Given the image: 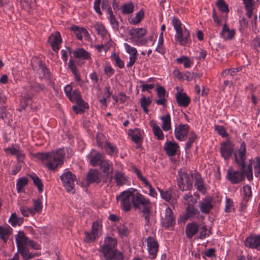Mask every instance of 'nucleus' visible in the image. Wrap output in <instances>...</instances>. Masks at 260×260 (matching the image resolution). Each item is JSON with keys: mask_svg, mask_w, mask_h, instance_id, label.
Instances as JSON below:
<instances>
[{"mask_svg": "<svg viewBox=\"0 0 260 260\" xmlns=\"http://www.w3.org/2000/svg\"><path fill=\"white\" fill-rule=\"evenodd\" d=\"M246 144L243 142L239 149L234 153L235 162L240 171H235L230 168L226 171V179L233 184L242 182L245 176L249 181L253 179L252 162L250 161V164L246 166Z\"/></svg>", "mask_w": 260, "mask_h": 260, "instance_id": "obj_1", "label": "nucleus"}, {"mask_svg": "<svg viewBox=\"0 0 260 260\" xmlns=\"http://www.w3.org/2000/svg\"><path fill=\"white\" fill-rule=\"evenodd\" d=\"M122 209L128 211L131 209L132 205L136 209H140L141 207H149L151 206L149 199L141 194L137 189L129 188L123 191L119 197Z\"/></svg>", "mask_w": 260, "mask_h": 260, "instance_id": "obj_2", "label": "nucleus"}, {"mask_svg": "<svg viewBox=\"0 0 260 260\" xmlns=\"http://www.w3.org/2000/svg\"><path fill=\"white\" fill-rule=\"evenodd\" d=\"M64 150L58 149L56 151L46 153H39L37 157L49 170L55 171L62 167L65 156Z\"/></svg>", "mask_w": 260, "mask_h": 260, "instance_id": "obj_3", "label": "nucleus"}, {"mask_svg": "<svg viewBox=\"0 0 260 260\" xmlns=\"http://www.w3.org/2000/svg\"><path fill=\"white\" fill-rule=\"evenodd\" d=\"M116 246V239L109 237L105 238L104 243L100 249L105 260H123V254L117 250Z\"/></svg>", "mask_w": 260, "mask_h": 260, "instance_id": "obj_4", "label": "nucleus"}, {"mask_svg": "<svg viewBox=\"0 0 260 260\" xmlns=\"http://www.w3.org/2000/svg\"><path fill=\"white\" fill-rule=\"evenodd\" d=\"M178 176L177 185L179 188L182 191L191 190L192 188L193 174L180 170L178 172Z\"/></svg>", "mask_w": 260, "mask_h": 260, "instance_id": "obj_5", "label": "nucleus"}, {"mask_svg": "<svg viewBox=\"0 0 260 260\" xmlns=\"http://www.w3.org/2000/svg\"><path fill=\"white\" fill-rule=\"evenodd\" d=\"M60 179L68 191L74 192L73 189L76 180V176L74 174L70 172H65L60 176Z\"/></svg>", "mask_w": 260, "mask_h": 260, "instance_id": "obj_6", "label": "nucleus"}, {"mask_svg": "<svg viewBox=\"0 0 260 260\" xmlns=\"http://www.w3.org/2000/svg\"><path fill=\"white\" fill-rule=\"evenodd\" d=\"M31 62L32 66L34 68H37V73L40 75H42V78L48 79L49 78L50 72L41 60L37 58H33Z\"/></svg>", "mask_w": 260, "mask_h": 260, "instance_id": "obj_7", "label": "nucleus"}, {"mask_svg": "<svg viewBox=\"0 0 260 260\" xmlns=\"http://www.w3.org/2000/svg\"><path fill=\"white\" fill-rule=\"evenodd\" d=\"M233 151L234 146L230 141H225L220 144V155L226 161L229 160L233 154Z\"/></svg>", "mask_w": 260, "mask_h": 260, "instance_id": "obj_8", "label": "nucleus"}, {"mask_svg": "<svg viewBox=\"0 0 260 260\" xmlns=\"http://www.w3.org/2000/svg\"><path fill=\"white\" fill-rule=\"evenodd\" d=\"M189 126L187 124H180L176 126L174 129L176 139L180 141H185L189 132Z\"/></svg>", "mask_w": 260, "mask_h": 260, "instance_id": "obj_9", "label": "nucleus"}, {"mask_svg": "<svg viewBox=\"0 0 260 260\" xmlns=\"http://www.w3.org/2000/svg\"><path fill=\"white\" fill-rule=\"evenodd\" d=\"M175 38L180 44L184 47H189L191 43L190 32L185 28L183 29V31L176 34Z\"/></svg>", "mask_w": 260, "mask_h": 260, "instance_id": "obj_10", "label": "nucleus"}, {"mask_svg": "<svg viewBox=\"0 0 260 260\" xmlns=\"http://www.w3.org/2000/svg\"><path fill=\"white\" fill-rule=\"evenodd\" d=\"M244 243L247 247L260 250V235H250L245 239Z\"/></svg>", "mask_w": 260, "mask_h": 260, "instance_id": "obj_11", "label": "nucleus"}, {"mask_svg": "<svg viewBox=\"0 0 260 260\" xmlns=\"http://www.w3.org/2000/svg\"><path fill=\"white\" fill-rule=\"evenodd\" d=\"M148 250L150 258L155 259L157 256L159 245L157 241L152 237H148L147 239Z\"/></svg>", "mask_w": 260, "mask_h": 260, "instance_id": "obj_12", "label": "nucleus"}, {"mask_svg": "<svg viewBox=\"0 0 260 260\" xmlns=\"http://www.w3.org/2000/svg\"><path fill=\"white\" fill-rule=\"evenodd\" d=\"M134 172L137 175L138 178L142 182L145 187H147L149 189V195L153 198H156L157 196V193L156 192L155 189L152 187V185L147 180L146 177H144L140 170L138 169H136L134 170Z\"/></svg>", "mask_w": 260, "mask_h": 260, "instance_id": "obj_13", "label": "nucleus"}, {"mask_svg": "<svg viewBox=\"0 0 260 260\" xmlns=\"http://www.w3.org/2000/svg\"><path fill=\"white\" fill-rule=\"evenodd\" d=\"M162 226L166 228H169L175 224V217L172 210L168 207L166 209L165 216L161 221Z\"/></svg>", "mask_w": 260, "mask_h": 260, "instance_id": "obj_14", "label": "nucleus"}, {"mask_svg": "<svg viewBox=\"0 0 260 260\" xmlns=\"http://www.w3.org/2000/svg\"><path fill=\"white\" fill-rule=\"evenodd\" d=\"M128 135L131 136L132 140L137 145L141 144L143 141L144 132L140 128H136L130 129L128 131Z\"/></svg>", "mask_w": 260, "mask_h": 260, "instance_id": "obj_15", "label": "nucleus"}, {"mask_svg": "<svg viewBox=\"0 0 260 260\" xmlns=\"http://www.w3.org/2000/svg\"><path fill=\"white\" fill-rule=\"evenodd\" d=\"M87 157L89 160L90 164L93 167L99 166L105 158L104 155L103 154L93 151L87 155Z\"/></svg>", "mask_w": 260, "mask_h": 260, "instance_id": "obj_16", "label": "nucleus"}, {"mask_svg": "<svg viewBox=\"0 0 260 260\" xmlns=\"http://www.w3.org/2000/svg\"><path fill=\"white\" fill-rule=\"evenodd\" d=\"M178 144L174 142L167 141L164 145V150L166 154L169 156H175L179 149Z\"/></svg>", "mask_w": 260, "mask_h": 260, "instance_id": "obj_17", "label": "nucleus"}, {"mask_svg": "<svg viewBox=\"0 0 260 260\" xmlns=\"http://www.w3.org/2000/svg\"><path fill=\"white\" fill-rule=\"evenodd\" d=\"M176 100L179 107H186L190 104V98L185 93L178 91L176 93Z\"/></svg>", "mask_w": 260, "mask_h": 260, "instance_id": "obj_18", "label": "nucleus"}, {"mask_svg": "<svg viewBox=\"0 0 260 260\" xmlns=\"http://www.w3.org/2000/svg\"><path fill=\"white\" fill-rule=\"evenodd\" d=\"M213 207L212 200L209 198H203L199 203V207L201 212L205 214H209Z\"/></svg>", "mask_w": 260, "mask_h": 260, "instance_id": "obj_19", "label": "nucleus"}, {"mask_svg": "<svg viewBox=\"0 0 260 260\" xmlns=\"http://www.w3.org/2000/svg\"><path fill=\"white\" fill-rule=\"evenodd\" d=\"M48 42L52 49H59L62 39L59 32L56 31L48 38Z\"/></svg>", "mask_w": 260, "mask_h": 260, "instance_id": "obj_20", "label": "nucleus"}, {"mask_svg": "<svg viewBox=\"0 0 260 260\" xmlns=\"http://www.w3.org/2000/svg\"><path fill=\"white\" fill-rule=\"evenodd\" d=\"M86 182L88 184L92 183H99L101 181L99 172L95 169H90L86 176Z\"/></svg>", "mask_w": 260, "mask_h": 260, "instance_id": "obj_21", "label": "nucleus"}, {"mask_svg": "<svg viewBox=\"0 0 260 260\" xmlns=\"http://www.w3.org/2000/svg\"><path fill=\"white\" fill-rule=\"evenodd\" d=\"M18 252L20 253L23 257V260H29L36 256H39L40 254L37 253H32L29 252L27 245L21 246L17 248Z\"/></svg>", "mask_w": 260, "mask_h": 260, "instance_id": "obj_22", "label": "nucleus"}, {"mask_svg": "<svg viewBox=\"0 0 260 260\" xmlns=\"http://www.w3.org/2000/svg\"><path fill=\"white\" fill-rule=\"evenodd\" d=\"M90 27L92 31H94L102 37H105L108 34L105 26L102 23L94 22L92 23Z\"/></svg>", "mask_w": 260, "mask_h": 260, "instance_id": "obj_23", "label": "nucleus"}, {"mask_svg": "<svg viewBox=\"0 0 260 260\" xmlns=\"http://www.w3.org/2000/svg\"><path fill=\"white\" fill-rule=\"evenodd\" d=\"M199 225L195 222L187 224L185 233L187 238L190 239L195 235L199 231Z\"/></svg>", "mask_w": 260, "mask_h": 260, "instance_id": "obj_24", "label": "nucleus"}, {"mask_svg": "<svg viewBox=\"0 0 260 260\" xmlns=\"http://www.w3.org/2000/svg\"><path fill=\"white\" fill-rule=\"evenodd\" d=\"M195 182L194 186L196 189L203 194H205L206 192V188L204 185V180L201 177V175L197 174L194 176Z\"/></svg>", "mask_w": 260, "mask_h": 260, "instance_id": "obj_25", "label": "nucleus"}, {"mask_svg": "<svg viewBox=\"0 0 260 260\" xmlns=\"http://www.w3.org/2000/svg\"><path fill=\"white\" fill-rule=\"evenodd\" d=\"M149 125L152 128L154 135L158 140H162L164 139V134L159 126L156 122L152 120L149 122Z\"/></svg>", "mask_w": 260, "mask_h": 260, "instance_id": "obj_26", "label": "nucleus"}, {"mask_svg": "<svg viewBox=\"0 0 260 260\" xmlns=\"http://www.w3.org/2000/svg\"><path fill=\"white\" fill-rule=\"evenodd\" d=\"M186 218H199L200 212L192 205H188L186 208Z\"/></svg>", "mask_w": 260, "mask_h": 260, "instance_id": "obj_27", "label": "nucleus"}, {"mask_svg": "<svg viewBox=\"0 0 260 260\" xmlns=\"http://www.w3.org/2000/svg\"><path fill=\"white\" fill-rule=\"evenodd\" d=\"M17 248L27 245L29 239L25 236L24 233L22 231H19L15 237Z\"/></svg>", "mask_w": 260, "mask_h": 260, "instance_id": "obj_28", "label": "nucleus"}, {"mask_svg": "<svg viewBox=\"0 0 260 260\" xmlns=\"http://www.w3.org/2000/svg\"><path fill=\"white\" fill-rule=\"evenodd\" d=\"M104 149L106 153L110 156L117 155L118 149L117 146L109 142H106L104 145Z\"/></svg>", "mask_w": 260, "mask_h": 260, "instance_id": "obj_29", "label": "nucleus"}, {"mask_svg": "<svg viewBox=\"0 0 260 260\" xmlns=\"http://www.w3.org/2000/svg\"><path fill=\"white\" fill-rule=\"evenodd\" d=\"M157 189L160 192L161 197L165 201L169 202L171 204H175L176 203V199H172V191L171 189H168L164 191L158 187L157 188Z\"/></svg>", "mask_w": 260, "mask_h": 260, "instance_id": "obj_30", "label": "nucleus"}, {"mask_svg": "<svg viewBox=\"0 0 260 260\" xmlns=\"http://www.w3.org/2000/svg\"><path fill=\"white\" fill-rule=\"evenodd\" d=\"M102 171L107 175L113 172V164L111 161L105 158L99 165Z\"/></svg>", "mask_w": 260, "mask_h": 260, "instance_id": "obj_31", "label": "nucleus"}, {"mask_svg": "<svg viewBox=\"0 0 260 260\" xmlns=\"http://www.w3.org/2000/svg\"><path fill=\"white\" fill-rule=\"evenodd\" d=\"M71 29L73 31L74 35L79 40H81L83 36L86 37L88 36L87 30L83 27L73 26L71 27Z\"/></svg>", "mask_w": 260, "mask_h": 260, "instance_id": "obj_32", "label": "nucleus"}, {"mask_svg": "<svg viewBox=\"0 0 260 260\" xmlns=\"http://www.w3.org/2000/svg\"><path fill=\"white\" fill-rule=\"evenodd\" d=\"M5 150L6 152H9L12 155L16 156L19 161H22L24 158V154L22 151L16 147H8Z\"/></svg>", "mask_w": 260, "mask_h": 260, "instance_id": "obj_33", "label": "nucleus"}, {"mask_svg": "<svg viewBox=\"0 0 260 260\" xmlns=\"http://www.w3.org/2000/svg\"><path fill=\"white\" fill-rule=\"evenodd\" d=\"M9 223L13 227L20 226L24 221L23 217L17 216L16 213H13L9 219Z\"/></svg>", "mask_w": 260, "mask_h": 260, "instance_id": "obj_34", "label": "nucleus"}, {"mask_svg": "<svg viewBox=\"0 0 260 260\" xmlns=\"http://www.w3.org/2000/svg\"><path fill=\"white\" fill-rule=\"evenodd\" d=\"M160 119L162 121V124L161 125V127L162 129L167 132L171 129V116L169 114H167L165 116H162L160 118Z\"/></svg>", "mask_w": 260, "mask_h": 260, "instance_id": "obj_35", "label": "nucleus"}, {"mask_svg": "<svg viewBox=\"0 0 260 260\" xmlns=\"http://www.w3.org/2000/svg\"><path fill=\"white\" fill-rule=\"evenodd\" d=\"M146 34V30L142 28H133L129 30V35L134 39L140 38Z\"/></svg>", "mask_w": 260, "mask_h": 260, "instance_id": "obj_36", "label": "nucleus"}, {"mask_svg": "<svg viewBox=\"0 0 260 260\" xmlns=\"http://www.w3.org/2000/svg\"><path fill=\"white\" fill-rule=\"evenodd\" d=\"M77 105L73 106V110L76 114H81L84 112L85 109H88L89 106L87 103L84 101L82 102L76 103Z\"/></svg>", "mask_w": 260, "mask_h": 260, "instance_id": "obj_37", "label": "nucleus"}, {"mask_svg": "<svg viewBox=\"0 0 260 260\" xmlns=\"http://www.w3.org/2000/svg\"><path fill=\"white\" fill-rule=\"evenodd\" d=\"M221 35L224 39H232L235 35V30L234 29L230 30L227 26L226 23H225L223 24Z\"/></svg>", "mask_w": 260, "mask_h": 260, "instance_id": "obj_38", "label": "nucleus"}, {"mask_svg": "<svg viewBox=\"0 0 260 260\" xmlns=\"http://www.w3.org/2000/svg\"><path fill=\"white\" fill-rule=\"evenodd\" d=\"M17 1L19 2L21 7L27 11L33 9L36 6L35 0H17Z\"/></svg>", "mask_w": 260, "mask_h": 260, "instance_id": "obj_39", "label": "nucleus"}, {"mask_svg": "<svg viewBox=\"0 0 260 260\" xmlns=\"http://www.w3.org/2000/svg\"><path fill=\"white\" fill-rule=\"evenodd\" d=\"M110 59L114 65L119 68L123 69L124 67V61L120 59L119 55L117 54L114 51L112 53L110 56Z\"/></svg>", "mask_w": 260, "mask_h": 260, "instance_id": "obj_40", "label": "nucleus"}, {"mask_svg": "<svg viewBox=\"0 0 260 260\" xmlns=\"http://www.w3.org/2000/svg\"><path fill=\"white\" fill-rule=\"evenodd\" d=\"M198 138L197 135L194 131H190L189 133V137L188 141L185 144V151H188L192 147V144L196 141Z\"/></svg>", "mask_w": 260, "mask_h": 260, "instance_id": "obj_41", "label": "nucleus"}, {"mask_svg": "<svg viewBox=\"0 0 260 260\" xmlns=\"http://www.w3.org/2000/svg\"><path fill=\"white\" fill-rule=\"evenodd\" d=\"M72 102H82L83 100L82 98L80 92L78 89L74 90L70 95L68 97Z\"/></svg>", "mask_w": 260, "mask_h": 260, "instance_id": "obj_42", "label": "nucleus"}, {"mask_svg": "<svg viewBox=\"0 0 260 260\" xmlns=\"http://www.w3.org/2000/svg\"><path fill=\"white\" fill-rule=\"evenodd\" d=\"M250 160H251L252 166L253 165L254 166L255 176L258 177L260 173V157H256L254 159H249L246 166L250 164Z\"/></svg>", "mask_w": 260, "mask_h": 260, "instance_id": "obj_43", "label": "nucleus"}, {"mask_svg": "<svg viewBox=\"0 0 260 260\" xmlns=\"http://www.w3.org/2000/svg\"><path fill=\"white\" fill-rule=\"evenodd\" d=\"M126 51L130 55L129 61L126 64L127 67L129 68L134 65L136 59H137V50H126Z\"/></svg>", "mask_w": 260, "mask_h": 260, "instance_id": "obj_44", "label": "nucleus"}, {"mask_svg": "<svg viewBox=\"0 0 260 260\" xmlns=\"http://www.w3.org/2000/svg\"><path fill=\"white\" fill-rule=\"evenodd\" d=\"M114 179L116 182V185L120 186L125 185L127 179L123 174L120 172H116L114 175Z\"/></svg>", "mask_w": 260, "mask_h": 260, "instance_id": "obj_45", "label": "nucleus"}, {"mask_svg": "<svg viewBox=\"0 0 260 260\" xmlns=\"http://www.w3.org/2000/svg\"><path fill=\"white\" fill-rule=\"evenodd\" d=\"M176 61L178 63L183 64V66L185 68H189L193 64V61L185 56H182L180 57L177 58Z\"/></svg>", "mask_w": 260, "mask_h": 260, "instance_id": "obj_46", "label": "nucleus"}, {"mask_svg": "<svg viewBox=\"0 0 260 260\" xmlns=\"http://www.w3.org/2000/svg\"><path fill=\"white\" fill-rule=\"evenodd\" d=\"M28 183V179L26 177H22L18 179L16 183V189L17 192L20 193L22 191V189Z\"/></svg>", "mask_w": 260, "mask_h": 260, "instance_id": "obj_47", "label": "nucleus"}, {"mask_svg": "<svg viewBox=\"0 0 260 260\" xmlns=\"http://www.w3.org/2000/svg\"><path fill=\"white\" fill-rule=\"evenodd\" d=\"M34 184L37 187L39 192H42L43 189V184L41 179L36 175L33 174L30 176Z\"/></svg>", "mask_w": 260, "mask_h": 260, "instance_id": "obj_48", "label": "nucleus"}, {"mask_svg": "<svg viewBox=\"0 0 260 260\" xmlns=\"http://www.w3.org/2000/svg\"><path fill=\"white\" fill-rule=\"evenodd\" d=\"M74 55L77 58L86 59L90 57V54L85 50H76L74 52Z\"/></svg>", "mask_w": 260, "mask_h": 260, "instance_id": "obj_49", "label": "nucleus"}, {"mask_svg": "<svg viewBox=\"0 0 260 260\" xmlns=\"http://www.w3.org/2000/svg\"><path fill=\"white\" fill-rule=\"evenodd\" d=\"M151 206L145 207L142 208V212L143 213V216L145 220V224L148 225L150 222Z\"/></svg>", "mask_w": 260, "mask_h": 260, "instance_id": "obj_50", "label": "nucleus"}, {"mask_svg": "<svg viewBox=\"0 0 260 260\" xmlns=\"http://www.w3.org/2000/svg\"><path fill=\"white\" fill-rule=\"evenodd\" d=\"M43 208L42 202L41 199H38L34 201L32 211L35 214L36 213H40L42 211Z\"/></svg>", "mask_w": 260, "mask_h": 260, "instance_id": "obj_51", "label": "nucleus"}, {"mask_svg": "<svg viewBox=\"0 0 260 260\" xmlns=\"http://www.w3.org/2000/svg\"><path fill=\"white\" fill-rule=\"evenodd\" d=\"M243 200L247 202L251 197L252 191L251 187L249 185H245L243 187Z\"/></svg>", "mask_w": 260, "mask_h": 260, "instance_id": "obj_52", "label": "nucleus"}, {"mask_svg": "<svg viewBox=\"0 0 260 260\" xmlns=\"http://www.w3.org/2000/svg\"><path fill=\"white\" fill-rule=\"evenodd\" d=\"M10 234L8 229L0 226V237L5 243L7 242Z\"/></svg>", "mask_w": 260, "mask_h": 260, "instance_id": "obj_53", "label": "nucleus"}, {"mask_svg": "<svg viewBox=\"0 0 260 260\" xmlns=\"http://www.w3.org/2000/svg\"><path fill=\"white\" fill-rule=\"evenodd\" d=\"M35 94V92L33 90L30 89V86L26 88L25 91L23 94V98L25 101L27 102L31 101Z\"/></svg>", "mask_w": 260, "mask_h": 260, "instance_id": "obj_54", "label": "nucleus"}, {"mask_svg": "<svg viewBox=\"0 0 260 260\" xmlns=\"http://www.w3.org/2000/svg\"><path fill=\"white\" fill-rule=\"evenodd\" d=\"M216 6L218 9L223 13H228L229 11L228 6L223 0H218L216 2Z\"/></svg>", "mask_w": 260, "mask_h": 260, "instance_id": "obj_55", "label": "nucleus"}, {"mask_svg": "<svg viewBox=\"0 0 260 260\" xmlns=\"http://www.w3.org/2000/svg\"><path fill=\"white\" fill-rule=\"evenodd\" d=\"M144 11L142 10H141L136 14L135 17L132 19L131 23L133 24H138L143 18L144 15Z\"/></svg>", "mask_w": 260, "mask_h": 260, "instance_id": "obj_56", "label": "nucleus"}, {"mask_svg": "<svg viewBox=\"0 0 260 260\" xmlns=\"http://www.w3.org/2000/svg\"><path fill=\"white\" fill-rule=\"evenodd\" d=\"M20 211L23 216L28 217L30 215L34 216L35 215L32 209L26 206H22L20 208Z\"/></svg>", "mask_w": 260, "mask_h": 260, "instance_id": "obj_57", "label": "nucleus"}, {"mask_svg": "<svg viewBox=\"0 0 260 260\" xmlns=\"http://www.w3.org/2000/svg\"><path fill=\"white\" fill-rule=\"evenodd\" d=\"M172 23L176 30V34H178L179 32L183 31L181 27V23L178 19L174 18L172 20Z\"/></svg>", "mask_w": 260, "mask_h": 260, "instance_id": "obj_58", "label": "nucleus"}, {"mask_svg": "<svg viewBox=\"0 0 260 260\" xmlns=\"http://www.w3.org/2000/svg\"><path fill=\"white\" fill-rule=\"evenodd\" d=\"M216 250L214 248H210L207 249L204 253L203 254V257L204 259H206V257L209 258H213L215 257L216 256Z\"/></svg>", "mask_w": 260, "mask_h": 260, "instance_id": "obj_59", "label": "nucleus"}, {"mask_svg": "<svg viewBox=\"0 0 260 260\" xmlns=\"http://www.w3.org/2000/svg\"><path fill=\"white\" fill-rule=\"evenodd\" d=\"M104 72L105 75L108 78L112 76L115 73V70L109 64H106L105 66Z\"/></svg>", "mask_w": 260, "mask_h": 260, "instance_id": "obj_60", "label": "nucleus"}, {"mask_svg": "<svg viewBox=\"0 0 260 260\" xmlns=\"http://www.w3.org/2000/svg\"><path fill=\"white\" fill-rule=\"evenodd\" d=\"M118 232L122 236H127L129 232L128 228L125 224L120 225L118 227Z\"/></svg>", "mask_w": 260, "mask_h": 260, "instance_id": "obj_61", "label": "nucleus"}, {"mask_svg": "<svg viewBox=\"0 0 260 260\" xmlns=\"http://www.w3.org/2000/svg\"><path fill=\"white\" fill-rule=\"evenodd\" d=\"M45 86L42 85L37 83H32L30 84V88L35 92H39L44 89Z\"/></svg>", "mask_w": 260, "mask_h": 260, "instance_id": "obj_62", "label": "nucleus"}, {"mask_svg": "<svg viewBox=\"0 0 260 260\" xmlns=\"http://www.w3.org/2000/svg\"><path fill=\"white\" fill-rule=\"evenodd\" d=\"M134 11V6L132 3H129L123 5L122 8V13L128 14L132 13Z\"/></svg>", "mask_w": 260, "mask_h": 260, "instance_id": "obj_63", "label": "nucleus"}, {"mask_svg": "<svg viewBox=\"0 0 260 260\" xmlns=\"http://www.w3.org/2000/svg\"><path fill=\"white\" fill-rule=\"evenodd\" d=\"M85 236H86L85 238V241L86 242L90 243V242H93L98 237L97 235H96L95 234H94V233H93L91 232H85Z\"/></svg>", "mask_w": 260, "mask_h": 260, "instance_id": "obj_64", "label": "nucleus"}]
</instances>
